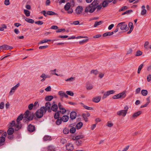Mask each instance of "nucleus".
<instances>
[{
	"label": "nucleus",
	"mask_w": 151,
	"mask_h": 151,
	"mask_svg": "<svg viewBox=\"0 0 151 151\" xmlns=\"http://www.w3.org/2000/svg\"><path fill=\"white\" fill-rule=\"evenodd\" d=\"M97 7L96 5H94V2H93L92 4L86 7L85 12L86 13H93L96 9Z\"/></svg>",
	"instance_id": "obj_1"
},
{
	"label": "nucleus",
	"mask_w": 151,
	"mask_h": 151,
	"mask_svg": "<svg viewBox=\"0 0 151 151\" xmlns=\"http://www.w3.org/2000/svg\"><path fill=\"white\" fill-rule=\"evenodd\" d=\"M72 3L68 2L64 6V9L68 14H72L73 12Z\"/></svg>",
	"instance_id": "obj_2"
},
{
	"label": "nucleus",
	"mask_w": 151,
	"mask_h": 151,
	"mask_svg": "<svg viewBox=\"0 0 151 151\" xmlns=\"http://www.w3.org/2000/svg\"><path fill=\"white\" fill-rule=\"evenodd\" d=\"M116 27L119 28L123 32H126L128 30L127 25L124 22L118 23L116 26Z\"/></svg>",
	"instance_id": "obj_3"
},
{
	"label": "nucleus",
	"mask_w": 151,
	"mask_h": 151,
	"mask_svg": "<svg viewBox=\"0 0 151 151\" xmlns=\"http://www.w3.org/2000/svg\"><path fill=\"white\" fill-rule=\"evenodd\" d=\"M126 91H124L116 95H114L112 97V99H124L126 97Z\"/></svg>",
	"instance_id": "obj_4"
},
{
	"label": "nucleus",
	"mask_w": 151,
	"mask_h": 151,
	"mask_svg": "<svg viewBox=\"0 0 151 151\" xmlns=\"http://www.w3.org/2000/svg\"><path fill=\"white\" fill-rule=\"evenodd\" d=\"M124 109L122 110L118 111L116 113L117 115L122 117H125L127 113L129 108L128 106L124 107Z\"/></svg>",
	"instance_id": "obj_5"
},
{
	"label": "nucleus",
	"mask_w": 151,
	"mask_h": 151,
	"mask_svg": "<svg viewBox=\"0 0 151 151\" xmlns=\"http://www.w3.org/2000/svg\"><path fill=\"white\" fill-rule=\"evenodd\" d=\"M43 108L40 107V108L38 109L36 112L35 115L38 118H41L43 116L44 114L46 113L45 110Z\"/></svg>",
	"instance_id": "obj_6"
},
{
	"label": "nucleus",
	"mask_w": 151,
	"mask_h": 151,
	"mask_svg": "<svg viewBox=\"0 0 151 151\" xmlns=\"http://www.w3.org/2000/svg\"><path fill=\"white\" fill-rule=\"evenodd\" d=\"M24 118L26 119L27 120H32L33 117V114L32 113L28 110H27L24 114Z\"/></svg>",
	"instance_id": "obj_7"
},
{
	"label": "nucleus",
	"mask_w": 151,
	"mask_h": 151,
	"mask_svg": "<svg viewBox=\"0 0 151 151\" xmlns=\"http://www.w3.org/2000/svg\"><path fill=\"white\" fill-rule=\"evenodd\" d=\"M80 38H85V39L83 40H82L80 41L79 42V43L80 44H82L84 43L88 42L89 40L88 37L86 36H78L76 37V39H78Z\"/></svg>",
	"instance_id": "obj_8"
},
{
	"label": "nucleus",
	"mask_w": 151,
	"mask_h": 151,
	"mask_svg": "<svg viewBox=\"0 0 151 151\" xmlns=\"http://www.w3.org/2000/svg\"><path fill=\"white\" fill-rule=\"evenodd\" d=\"M51 105L50 103L49 102H47L45 104V106L41 107L43 108V109L45 110V111L46 112L47 111L49 112L51 111Z\"/></svg>",
	"instance_id": "obj_9"
},
{
	"label": "nucleus",
	"mask_w": 151,
	"mask_h": 151,
	"mask_svg": "<svg viewBox=\"0 0 151 151\" xmlns=\"http://www.w3.org/2000/svg\"><path fill=\"white\" fill-rule=\"evenodd\" d=\"M115 91L114 90H108L105 92L103 96V98L104 99L106 98L110 95H112L114 94Z\"/></svg>",
	"instance_id": "obj_10"
},
{
	"label": "nucleus",
	"mask_w": 151,
	"mask_h": 151,
	"mask_svg": "<svg viewBox=\"0 0 151 151\" xmlns=\"http://www.w3.org/2000/svg\"><path fill=\"white\" fill-rule=\"evenodd\" d=\"M23 116L24 114H22L19 115L18 117L16 120L17 124L16 126L21 127L22 125L20 121L22 120L23 118Z\"/></svg>",
	"instance_id": "obj_11"
},
{
	"label": "nucleus",
	"mask_w": 151,
	"mask_h": 151,
	"mask_svg": "<svg viewBox=\"0 0 151 151\" xmlns=\"http://www.w3.org/2000/svg\"><path fill=\"white\" fill-rule=\"evenodd\" d=\"M17 124V122H16L15 121H12L9 123V127H14L16 130H18L20 129L21 127L16 126Z\"/></svg>",
	"instance_id": "obj_12"
},
{
	"label": "nucleus",
	"mask_w": 151,
	"mask_h": 151,
	"mask_svg": "<svg viewBox=\"0 0 151 151\" xmlns=\"http://www.w3.org/2000/svg\"><path fill=\"white\" fill-rule=\"evenodd\" d=\"M19 84H17L14 87H12L10 91L9 92V95H12L15 92L16 90L18 88L19 86Z\"/></svg>",
	"instance_id": "obj_13"
},
{
	"label": "nucleus",
	"mask_w": 151,
	"mask_h": 151,
	"mask_svg": "<svg viewBox=\"0 0 151 151\" xmlns=\"http://www.w3.org/2000/svg\"><path fill=\"white\" fill-rule=\"evenodd\" d=\"M13 47H12L6 45H3L0 46V52L1 50H12L13 49Z\"/></svg>",
	"instance_id": "obj_14"
},
{
	"label": "nucleus",
	"mask_w": 151,
	"mask_h": 151,
	"mask_svg": "<svg viewBox=\"0 0 151 151\" xmlns=\"http://www.w3.org/2000/svg\"><path fill=\"white\" fill-rule=\"evenodd\" d=\"M83 11V8L82 6H78L75 10L76 13L77 15H79L81 14Z\"/></svg>",
	"instance_id": "obj_15"
},
{
	"label": "nucleus",
	"mask_w": 151,
	"mask_h": 151,
	"mask_svg": "<svg viewBox=\"0 0 151 151\" xmlns=\"http://www.w3.org/2000/svg\"><path fill=\"white\" fill-rule=\"evenodd\" d=\"M66 150L68 151H72L74 149V147L71 143H68L66 145Z\"/></svg>",
	"instance_id": "obj_16"
},
{
	"label": "nucleus",
	"mask_w": 151,
	"mask_h": 151,
	"mask_svg": "<svg viewBox=\"0 0 151 151\" xmlns=\"http://www.w3.org/2000/svg\"><path fill=\"white\" fill-rule=\"evenodd\" d=\"M58 95L62 98L64 97L67 98L68 96L63 91H60L58 92Z\"/></svg>",
	"instance_id": "obj_17"
},
{
	"label": "nucleus",
	"mask_w": 151,
	"mask_h": 151,
	"mask_svg": "<svg viewBox=\"0 0 151 151\" xmlns=\"http://www.w3.org/2000/svg\"><path fill=\"white\" fill-rule=\"evenodd\" d=\"M101 97L100 96H97L93 97L92 99V101L96 103H99L101 101Z\"/></svg>",
	"instance_id": "obj_18"
},
{
	"label": "nucleus",
	"mask_w": 151,
	"mask_h": 151,
	"mask_svg": "<svg viewBox=\"0 0 151 151\" xmlns=\"http://www.w3.org/2000/svg\"><path fill=\"white\" fill-rule=\"evenodd\" d=\"M142 114L141 111H139L134 113L132 115V118L135 119Z\"/></svg>",
	"instance_id": "obj_19"
},
{
	"label": "nucleus",
	"mask_w": 151,
	"mask_h": 151,
	"mask_svg": "<svg viewBox=\"0 0 151 151\" xmlns=\"http://www.w3.org/2000/svg\"><path fill=\"white\" fill-rule=\"evenodd\" d=\"M40 77L42 78L41 80V81H45L46 78H50L48 75L45 74V73H42L40 76Z\"/></svg>",
	"instance_id": "obj_20"
},
{
	"label": "nucleus",
	"mask_w": 151,
	"mask_h": 151,
	"mask_svg": "<svg viewBox=\"0 0 151 151\" xmlns=\"http://www.w3.org/2000/svg\"><path fill=\"white\" fill-rule=\"evenodd\" d=\"M81 104L82 105V106L85 109L90 110V111H94V108L93 107H89L86 106L83 103H81Z\"/></svg>",
	"instance_id": "obj_21"
},
{
	"label": "nucleus",
	"mask_w": 151,
	"mask_h": 151,
	"mask_svg": "<svg viewBox=\"0 0 151 151\" xmlns=\"http://www.w3.org/2000/svg\"><path fill=\"white\" fill-rule=\"evenodd\" d=\"M128 25L129 28H130V29L129 31L127 32V33L128 34H129L132 31L134 28V25L133 23L131 22L129 23Z\"/></svg>",
	"instance_id": "obj_22"
},
{
	"label": "nucleus",
	"mask_w": 151,
	"mask_h": 151,
	"mask_svg": "<svg viewBox=\"0 0 151 151\" xmlns=\"http://www.w3.org/2000/svg\"><path fill=\"white\" fill-rule=\"evenodd\" d=\"M85 137L84 135L83 134H81L77 135L73 138L74 140H79V139L84 138Z\"/></svg>",
	"instance_id": "obj_23"
},
{
	"label": "nucleus",
	"mask_w": 151,
	"mask_h": 151,
	"mask_svg": "<svg viewBox=\"0 0 151 151\" xmlns=\"http://www.w3.org/2000/svg\"><path fill=\"white\" fill-rule=\"evenodd\" d=\"M61 119L63 122H67L69 119V117L67 115H64L62 117Z\"/></svg>",
	"instance_id": "obj_24"
},
{
	"label": "nucleus",
	"mask_w": 151,
	"mask_h": 151,
	"mask_svg": "<svg viewBox=\"0 0 151 151\" xmlns=\"http://www.w3.org/2000/svg\"><path fill=\"white\" fill-rule=\"evenodd\" d=\"M53 96H45V99L46 101H50L53 99Z\"/></svg>",
	"instance_id": "obj_25"
},
{
	"label": "nucleus",
	"mask_w": 151,
	"mask_h": 151,
	"mask_svg": "<svg viewBox=\"0 0 151 151\" xmlns=\"http://www.w3.org/2000/svg\"><path fill=\"white\" fill-rule=\"evenodd\" d=\"M7 134L9 135L12 134L14 132V129L12 127H9V129L7 131Z\"/></svg>",
	"instance_id": "obj_26"
},
{
	"label": "nucleus",
	"mask_w": 151,
	"mask_h": 151,
	"mask_svg": "<svg viewBox=\"0 0 151 151\" xmlns=\"http://www.w3.org/2000/svg\"><path fill=\"white\" fill-rule=\"evenodd\" d=\"M56 71L57 70L56 69H54L51 70H50V72L51 73V74L52 75H55L57 76H61L60 74H58L56 73Z\"/></svg>",
	"instance_id": "obj_27"
},
{
	"label": "nucleus",
	"mask_w": 151,
	"mask_h": 151,
	"mask_svg": "<svg viewBox=\"0 0 151 151\" xmlns=\"http://www.w3.org/2000/svg\"><path fill=\"white\" fill-rule=\"evenodd\" d=\"M76 116V112L73 111L71 112L70 114V117L72 119H75Z\"/></svg>",
	"instance_id": "obj_28"
},
{
	"label": "nucleus",
	"mask_w": 151,
	"mask_h": 151,
	"mask_svg": "<svg viewBox=\"0 0 151 151\" xmlns=\"http://www.w3.org/2000/svg\"><path fill=\"white\" fill-rule=\"evenodd\" d=\"M51 109L54 111H56L58 109V106L57 104H54L51 107Z\"/></svg>",
	"instance_id": "obj_29"
},
{
	"label": "nucleus",
	"mask_w": 151,
	"mask_h": 151,
	"mask_svg": "<svg viewBox=\"0 0 151 151\" xmlns=\"http://www.w3.org/2000/svg\"><path fill=\"white\" fill-rule=\"evenodd\" d=\"M28 130L31 132H32L35 130V128L34 126L29 125L28 127Z\"/></svg>",
	"instance_id": "obj_30"
},
{
	"label": "nucleus",
	"mask_w": 151,
	"mask_h": 151,
	"mask_svg": "<svg viewBox=\"0 0 151 151\" xmlns=\"http://www.w3.org/2000/svg\"><path fill=\"white\" fill-rule=\"evenodd\" d=\"M93 86L91 84L88 83L86 85V89L88 90H91L93 88Z\"/></svg>",
	"instance_id": "obj_31"
},
{
	"label": "nucleus",
	"mask_w": 151,
	"mask_h": 151,
	"mask_svg": "<svg viewBox=\"0 0 151 151\" xmlns=\"http://www.w3.org/2000/svg\"><path fill=\"white\" fill-rule=\"evenodd\" d=\"M24 20L25 21L32 24H33L34 22V21L31 19L28 18L27 17H25L24 18Z\"/></svg>",
	"instance_id": "obj_32"
},
{
	"label": "nucleus",
	"mask_w": 151,
	"mask_h": 151,
	"mask_svg": "<svg viewBox=\"0 0 151 151\" xmlns=\"http://www.w3.org/2000/svg\"><path fill=\"white\" fill-rule=\"evenodd\" d=\"M83 124L81 122H79L77 123L76 126V128L77 129H81L83 126Z\"/></svg>",
	"instance_id": "obj_33"
},
{
	"label": "nucleus",
	"mask_w": 151,
	"mask_h": 151,
	"mask_svg": "<svg viewBox=\"0 0 151 151\" xmlns=\"http://www.w3.org/2000/svg\"><path fill=\"white\" fill-rule=\"evenodd\" d=\"M7 28L6 25L5 24H2L0 26V31H3Z\"/></svg>",
	"instance_id": "obj_34"
},
{
	"label": "nucleus",
	"mask_w": 151,
	"mask_h": 151,
	"mask_svg": "<svg viewBox=\"0 0 151 151\" xmlns=\"http://www.w3.org/2000/svg\"><path fill=\"white\" fill-rule=\"evenodd\" d=\"M23 12L24 14L26 17H28L30 16V12L29 11L26 9H24L23 10Z\"/></svg>",
	"instance_id": "obj_35"
},
{
	"label": "nucleus",
	"mask_w": 151,
	"mask_h": 151,
	"mask_svg": "<svg viewBox=\"0 0 151 151\" xmlns=\"http://www.w3.org/2000/svg\"><path fill=\"white\" fill-rule=\"evenodd\" d=\"M114 125V124L111 121H109L106 124V126L109 127H111Z\"/></svg>",
	"instance_id": "obj_36"
},
{
	"label": "nucleus",
	"mask_w": 151,
	"mask_h": 151,
	"mask_svg": "<svg viewBox=\"0 0 151 151\" xmlns=\"http://www.w3.org/2000/svg\"><path fill=\"white\" fill-rule=\"evenodd\" d=\"M5 140L4 137H0V147L3 145V143Z\"/></svg>",
	"instance_id": "obj_37"
},
{
	"label": "nucleus",
	"mask_w": 151,
	"mask_h": 151,
	"mask_svg": "<svg viewBox=\"0 0 151 151\" xmlns=\"http://www.w3.org/2000/svg\"><path fill=\"white\" fill-rule=\"evenodd\" d=\"M75 80L74 77H70L65 80V81L69 83L73 82Z\"/></svg>",
	"instance_id": "obj_38"
},
{
	"label": "nucleus",
	"mask_w": 151,
	"mask_h": 151,
	"mask_svg": "<svg viewBox=\"0 0 151 151\" xmlns=\"http://www.w3.org/2000/svg\"><path fill=\"white\" fill-rule=\"evenodd\" d=\"M148 91L146 90H142L141 91V93L143 96H146L148 94Z\"/></svg>",
	"instance_id": "obj_39"
},
{
	"label": "nucleus",
	"mask_w": 151,
	"mask_h": 151,
	"mask_svg": "<svg viewBox=\"0 0 151 151\" xmlns=\"http://www.w3.org/2000/svg\"><path fill=\"white\" fill-rule=\"evenodd\" d=\"M102 23V22L101 21L96 22L93 25V27H96L98 26L101 25Z\"/></svg>",
	"instance_id": "obj_40"
},
{
	"label": "nucleus",
	"mask_w": 151,
	"mask_h": 151,
	"mask_svg": "<svg viewBox=\"0 0 151 151\" xmlns=\"http://www.w3.org/2000/svg\"><path fill=\"white\" fill-rule=\"evenodd\" d=\"M94 2V5H96L97 7H96V9H97V10L99 11L100 10L102 6L101 5H99L98 3H97L96 2V0Z\"/></svg>",
	"instance_id": "obj_41"
},
{
	"label": "nucleus",
	"mask_w": 151,
	"mask_h": 151,
	"mask_svg": "<svg viewBox=\"0 0 151 151\" xmlns=\"http://www.w3.org/2000/svg\"><path fill=\"white\" fill-rule=\"evenodd\" d=\"M91 73L95 75H97L98 73V71L97 70H92L91 71Z\"/></svg>",
	"instance_id": "obj_42"
},
{
	"label": "nucleus",
	"mask_w": 151,
	"mask_h": 151,
	"mask_svg": "<svg viewBox=\"0 0 151 151\" xmlns=\"http://www.w3.org/2000/svg\"><path fill=\"white\" fill-rule=\"evenodd\" d=\"M114 33L113 32H106L103 34V36L106 37L108 36H110L113 35Z\"/></svg>",
	"instance_id": "obj_43"
},
{
	"label": "nucleus",
	"mask_w": 151,
	"mask_h": 151,
	"mask_svg": "<svg viewBox=\"0 0 151 151\" xmlns=\"http://www.w3.org/2000/svg\"><path fill=\"white\" fill-rule=\"evenodd\" d=\"M59 109L60 112L62 114H64L66 111V110L63 107L60 109Z\"/></svg>",
	"instance_id": "obj_44"
},
{
	"label": "nucleus",
	"mask_w": 151,
	"mask_h": 151,
	"mask_svg": "<svg viewBox=\"0 0 151 151\" xmlns=\"http://www.w3.org/2000/svg\"><path fill=\"white\" fill-rule=\"evenodd\" d=\"M142 52L139 50H138L136 52L135 55L136 56H138L142 55Z\"/></svg>",
	"instance_id": "obj_45"
},
{
	"label": "nucleus",
	"mask_w": 151,
	"mask_h": 151,
	"mask_svg": "<svg viewBox=\"0 0 151 151\" xmlns=\"http://www.w3.org/2000/svg\"><path fill=\"white\" fill-rule=\"evenodd\" d=\"M59 112L58 111L55 113L54 115V117L55 119H58L59 118Z\"/></svg>",
	"instance_id": "obj_46"
},
{
	"label": "nucleus",
	"mask_w": 151,
	"mask_h": 151,
	"mask_svg": "<svg viewBox=\"0 0 151 151\" xmlns=\"http://www.w3.org/2000/svg\"><path fill=\"white\" fill-rule=\"evenodd\" d=\"M66 93L67 95L71 96H73L74 95L73 92L71 91H66Z\"/></svg>",
	"instance_id": "obj_47"
},
{
	"label": "nucleus",
	"mask_w": 151,
	"mask_h": 151,
	"mask_svg": "<svg viewBox=\"0 0 151 151\" xmlns=\"http://www.w3.org/2000/svg\"><path fill=\"white\" fill-rule=\"evenodd\" d=\"M43 139L45 141L51 140V138L49 136H45L43 138Z\"/></svg>",
	"instance_id": "obj_48"
},
{
	"label": "nucleus",
	"mask_w": 151,
	"mask_h": 151,
	"mask_svg": "<svg viewBox=\"0 0 151 151\" xmlns=\"http://www.w3.org/2000/svg\"><path fill=\"white\" fill-rule=\"evenodd\" d=\"M65 31V29L64 28L58 29L56 31V32H64Z\"/></svg>",
	"instance_id": "obj_49"
},
{
	"label": "nucleus",
	"mask_w": 151,
	"mask_h": 151,
	"mask_svg": "<svg viewBox=\"0 0 151 151\" xmlns=\"http://www.w3.org/2000/svg\"><path fill=\"white\" fill-rule=\"evenodd\" d=\"M75 142V144L77 146H79L81 145L82 144V141L80 140H76Z\"/></svg>",
	"instance_id": "obj_50"
},
{
	"label": "nucleus",
	"mask_w": 151,
	"mask_h": 151,
	"mask_svg": "<svg viewBox=\"0 0 151 151\" xmlns=\"http://www.w3.org/2000/svg\"><path fill=\"white\" fill-rule=\"evenodd\" d=\"M57 120H56V124L57 125H60L62 123V119H57Z\"/></svg>",
	"instance_id": "obj_51"
},
{
	"label": "nucleus",
	"mask_w": 151,
	"mask_h": 151,
	"mask_svg": "<svg viewBox=\"0 0 151 151\" xmlns=\"http://www.w3.org/2000/svg\"><path fill=\"white\" fill-rule=\"evenodd\" d=\"M69 130L68 129L65 128L63 130V133L64 134H67L69 133Z\"/></svg>",
	"instance_id": "obj_52"
},
{
	"label": "nucleus",
	"mask_w": 151,
	"mask_h": 151,
	"mask_svg": "<svg viewBox=\"0 0 151 151\" xmlns=\"http://www.w3.org/2000/svg\"><path fill=\"white\" fill-rule=\"evenodd\" d=\"M34 107L37 108L39 106V103L38 101H36L33 104Z\"/></svg>",
	"instance_id": "obj_53"
},
{
	"label": "nucleus",
	"mask_w": 151,
	"mask_h": 151,
	"mask_svg": "<svg viewBox=\"0 0 151 151\" xmlns=\"http://www.w3.org/2000/svg\"><path fill=\"white\" fill-rule=\"evenodd\" d=\"M104 73H100L99 74V75L98 76V77L100 79H101L104 77Z\"/></svg>",
	"instance_id": "obj_54"
},
{
	"label": "nucleus",
	"mask_w": 151,
	"mask_h": 151,
	"mask_svg": "<svg viewBox=\"0 0 151 151\" xmlns=\"http://www.w3.org/2000/svg\"><path fill=\"white\" fill-rule=\"evenodd\" d=\"M76 131V128L75 127H72L70 130V132L71 133H74Z\"/></svg>",
	"instance_id": "obj_55"
},
{
	"label": "nucleus",
	"mask_w": 151,
	"mask_h": 151,
	"mask_svg": "<svg viewBox=\"0 0 151 151\" xmlns=\"http://www.w3.org/2000/svg\"><path fill=\"white\" fill-rule=\"evenodd\" d=\"M47 14L48 15H57V14L56 13L52 11H47Z\"/></svg>",
	"instance_id": "obj_56"
},
{
	"label": "nucleus",
	"mask_w": 151,
	"mask_h": 151,
	"mask_svg": "<svg viewBox=\"0 0 151 151\" xmlns=\"http://www.w3.org/2000/svg\"><path fill=\"white\" fill-rule=\"evenodd\" d=\"M108 4V3L106 1H105L102 3V6L104 7H106Z\"/></svg>",
	"instance_id": "obj_57"
},
{
	"label": "nucleus",
	"mask_w": 151,
	"mask_h": 151,
	"mask_svg": "<svg viewBox=\"0 0 151 151\" xmlns=\"http://www.w3.org/2000/svg\"><path fill=\"white\" fill-rule=\"evenodd\" d=\"M4 104L3 102H1L0 103V109H2L4 107Z\"/></svg>",
	"instance_id": "obj_58"
},
{
	"label": "nucleus",
	"mask_w": 151,
	"mask_h": 151,
	"mask_svg": "<svg viewBox=\"0 0 151 151\" xmlns=\"http://www.w3.org/2000/svg\"><path fill=\"white\" fill-rule=\"evenodd\" d=\"M33 107H34V106L33 104H29L28 106V109L29 110H32L33 109Z\"/></svg>",
	"instance_id": "obj_59"
},
{
	"label": "nucleus",
	"mask_w": 151,
	"mask_h": 151,
	"mask_svg": "<svg viewBox=\"0 0 151 151\" xmlns=\"http://www.w3.org/2000/svg\"><path fill=\"white\" fill-rule=\"evenodd\" d=\"M147 13V11L145 9H143L141 12V14L142 15H145Z\"/></svg>",
	"instance_id": "obj_60"
},
{
	"label": "nucleus",
	"mask_w": 151,
	"mask_h": 151,
	"mask_svg": "<svg viewBox=\"0 0 151 151\" xmlns=\"http://www.w3.org/2000/svg\"><path fill=\"white\" fill-rule=\"evenodd\" d=\"M128 9V7L127 6H124L121 8L119 10V11H122Z\"/></svg>",
	"instance_id": "obj_61"
},
{
	"label": "nucleus",
	"mask_w": 151,
	"mask_h": 151,
	"mask_svg": "<svg viewBox=\"0 0 151 151\" xmlns=\"http://www.w3.org/2000/svg\"><path fill=\"white\" fill-rule=\"evenodd\" d=\"M48 151H55V150L53 147L51 146L48 147Z\"/></svg>",
	"instance_id": "obj_62"
},
{
	"label": "nucleus",
	"mask_w": 151,
	"mask_h": 151,
	"mask_svg": "<svg viewBox=\"0 0 151 151\" xmlns=\"http://www.w3.org/2000/svg\"><path fill=\"white\" fill-rule=\"evenodd\" d=\"M45 90L47 91H50L51 90V88L50 86H48L45 89Z\"/></svg>",
	"instance_id": "obj_63"
},
{
	"label": "nucleus",
	"mask_w": 151,
	"mask_h": 151,
	"mask_svg": "<svg viewBox=\"0 0 151 151\" xmlns=\"http://www.w3.org/2000/svg\"><path fill=\"white\" fill-rule=\"evenodd\" d=\"M147 81L150 82L151 80V75H148L147 77Z\"/></svg>",
	"instance_id": "obj_64"
}]
</instances>
